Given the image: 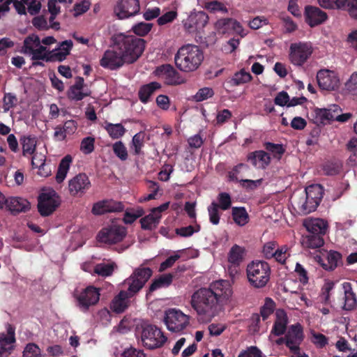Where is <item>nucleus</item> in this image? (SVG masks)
<instances>
[{
	"label": "nucleus",
	"mask_w": 357,
	"mask_h": 357,
	"mask_svg": "<svg viewBox=\"0 0 357 357\" xmlns=\"http://www.w3.org/2000/svg\"><path fill=\"white\" fill-rule=\"evenodd\" d=\"M231 294L227 280H217L211 282L208 287L196 290L191 296L190 304L199 316L211 320L221 310Z\"/></svg>",
	"instance_id": "obj_1"
},
{
	"label": "nucleus",
	"mask_w": 357,
	"mask_h": 357,
	"mask_svg": "<svg viewBox=\"0 0 357 357\" xmlns=\"http://www.w3.org/2000/svg\"><path fill=\"white\" fill-rule=\"evenodd\" d=\"M111 41L128 64L135 63L145 49V40L133 35L116 33L112 36Z\"/></svg>",
	"instance_id": "obj_2"
},
{
	"label": "nucleus",
	"mask_w": 357,
	"mask_h": 357,
	"mask_svg": "<svg viewBox=\"0 0 357 357\" xmlns=\"http://www.w3.org/2000/svg\"><path fill=\"white\" fill-rule=\"evenodd\" d=\"M204 60V53L195 45L187 44L181 46L174 56L176 68L182 72L190 73L196 70Z\"/></svg>",
	"instance_id": "obj_3"
},
{
	"label": "nucleus",
	"mask_w": 357,
	"mask_h": 357,
	"mask_svg": "<svg viewBox=\"0 0 357 357\" xmlns=\"http://www.w3.org/2000/svg\"><path fill=\"white\" fill-rule=\"evenodd\" d=\"M271 273L270 265L262 260L252 261L246 268L248 281L255 289L265 287L270 281Z\"/></svg>",
	"instance_id": "obj_4"
},
{
	"label": "nucleus",
	"mask_w": 357,
	"mask_h": 357,
	"mask_svg": "<svg viewBox=\"0 0 357 357\" xmlns=\"http://www.w3.org/2000/svg\"><path fill=\"white\" fill-rule=\"evenodd\" d=\"M152 274V270L148 267L135 269L132 273L124 280L123 285L126 287L127 289L123 291L130 298L134 297L144 287Z\"/></svg>",
	"instance_id": "obj_5"
},
{
	"label": "nucleus",
	"mask_w": 357,
	"mask_h": 357,
	"mask_svg": "<svg viewBox=\"0 0 357 357\" xmlns=\"http://www.w3.org/2000/svg\"><path fill=\"white\" fill-rule=\"evenodd\" d=\"M141 340L144 347L152 350L162 347L167 342V337L156 326L144 324L142 326Z\"/></svg>",
	"instance_id": "obj_6"
},
{
	"label": "nucleus",
	"mask_w": 357,
	"mask_h": 357,
	"mask_svg": "<svg viewBox=\"0 0 357 357\" xmlns=\"http://www.w3.org/2000/svg\"><path fill=\"white\" fill-rule=\"evenodd\" d=\"M164 322L169 331L179 333L189 325L190 317L181 310L170 308L165 312Z\"/></svg>",
	"instance_id": "obj_7"
},
{
	"label": "nucleus",
	"mask_w": 357,
	"mask_h": 357,
	"mask_svg": "<svg viewBox=\"0 0 357 357\" xmlns=\"http://www.w3.org/2000/svg\"><path fill=\"white\" fill-rule=\"evenodd\" d=\"M100 289L90 285L82 291H76L74 293V297L77 302V305L83 311H87L90 307L96 305L100 300Z\"/></svg>",
	"instance_id": "obj_8"
},
{
	"label": "nucleus",
	"mask_w": 357,
	"mask_h": 357,
	"mask_svg": "<svg viewBox=\"0 0 357 357\" xmlns=\"http://www.w3.org/2000/svg\"><path fill=\"white\" fill-rule=\"evenodd\" d=\"M313 52L311 43L298 42L290 45L289 59L294 66H303Z\"/></svg>",
	"instance_id": "obj_9"
},
{
	"label": "nucleus",
	"mask_w": 357,
	"mask_h": 357,
	"mask_svg": "<svg viewBox=\"0 0 357 357\" xmlns=\"http://www.w3.org/2000/svg\"><path fill=\"white\" fill-rule=\"evenodd\" d=\"M60 203V197L54 190L43 192L38 199V212L42 216H48L56 209Z\"/></svg>",
	"instance_id": "obj_10"
},
{
	"label": "nucleus",
	"mask_w": 357,
	"mask_h": 357,
	"mask_svg": "<svg viewBox=\"0 0 357 357\" xmlns=\"http://www.w3.org/2000/svg\"><path fill=\"white\" fill-rule=\"evenodd\" d=\"M127 234L126 229L123 226L111 225L103 227L97 235V240L103 243L112 245L123 240Z\"/></svg>",
	"instance_id": "obj_11"
},
{
	"label": "nucleus",
	"mask_w": 357,
	"mask_h": 357,
	"mask_svg": "<svg viewBox=\"0 0 357 357\" xmlns=\"http://www.w3.org/2000/svg\"><path fill=\"white\" fill-rule=\"evenodd\" d=\"M208 15L204 11L192 12L183 21V26L189 33H200L208 24Z\"/></svg>",
	"instance_id": "obj_12"
},
{
	"label": "nucleus",
	"mask_w": 357,
	"mask_h": 357,
	"mask_svg": "<svg viewBox=\"0 0 357 357\" xmlns=\"http://www.w3.org/2000/svg\"><path fill=\"white\" fill-rule=\"evenodd\" d=\"M139 10V0H118L114 8V13L119 20L135 16Z\"/></svg>",
	"instance_id": "obj_13"
},
{
	"label": "nucleus",
	"mask_w": 357,
	"mask_h": 357,
	"mask_svg": "<svg viewBox=\"0 0 357 357\" xmlns=\"http://www.w3.org/2000/svg\"><path fill=\"white\" fill-rule=\"evenodd\" d=\"M125 63L126 60L121 56L119 50L114 48L112 45L110 49L107 50L100 60V65L110 70H116L121 68Z\"/></svg>",
	"instance_id": "obj_14"
},
{
	"label": "nucleus",
	"mask_w": 357,
	"mask_h": 357,
	"mask_svg": "<svg viewBox=\"0 0 357 357\" xmlns=\"http://www.w3.org/2000/svg\"><path fill=\"white\" fill-rule=\"evenodd\" d=\"M286 335V347L294 354H299V344L303 340V328L301 324L296 323L289 326Z\"/></svg>",
	"instance_id": "obj_15"
},
{
	"label": "nucleus",
	"mask_w": 357,
	"mask_h": 357,
	"mask_svg": "<svg viewBox=\"0 0 357 357\" xmlns=\"http://www.w3.org/2000/svg\"><path fill=\"white\" fill-rule=\"evenodd\" d=\"M15 328L6 324V333H0V357H9L15 349Z\"/></svg>",
	"instance_id": "obj_16"
},
{
	"label": "nucleus",
	"mask_w": 357,
	"mask_h": 357,
	"mask_svg": "<svg viewBox=\"0 0 357 357\" xmlns=\"http://www.w3.org/2000/svg\"><path fill=\"white\" fill-rule=\"evenodd\" d=\"M155 73L165 80L167 85L176 86L183 82L180 73L170 64H163L157 67Z\"/></svg>",
	"instance_id": "obj_17"
},
{
	"label": "nucleus",
	"mask_w": 357,
	"mask_h": 357,
	"mask_svg": "<svg viewBox=\"0 0 357 357\" xmlns=\"http://www.w3.org/2000/svg\"><path fill=\"white\" fill-rule=\"evenodd\" d=\"M319 86L326 91H334L339 86L340 79L334 71L320 70L317 75Z\"/></svg>",
	"instance_id": "obj_18"
},
{
	"label": "nucleus",
	"mask_w": 357,
	"mask_h": 357,
	"mask_svg": "<svg viewBox=\"0 0 357 357\" xmlns=\"http://www.w3.org/2000/svg\"><path fill=\"white\" fill-rule=\"evenodd\" d=\"M215 27L219 33L222 34L236 33L241 37L245 35L241 23L233 18L220 19L215 22Z\"/></svg>",
	"instance_id": "obj_19"
},
{
	"label": "nucleus",
	"mask_w": 357,
	"mask_h": 357,
	"mask_svg": "<svg viewBox=\"0 0 357 357\" xmlns=\"http://www.w3.org/2000/svg\"><path fill=\"white\" fill-rule=\"evenodd\" d=\"M124 210V205L121 202L113 199H104L95 203L91 212L96 215L107 213L121 212Z\"/></svg>",
	"instance_id": "obj_20"
},
{
	"label": "nucleus",
	"mask_w": 357,
	"mask_h": 357,
	"mask_svg": "<svg viewBox=\"0 0 357 357\" xmlns=\"http://www.w3.org/2000/svg\"><path fill=\"white\" fill-rule=\"evenodd\" d=\"M304 15L305 22L310 27L321 24L328 19V15L326 12L313 6H306Z\"/></svg>",
	"instance_id": "obj_21"
},
{
	"label": "nucleus",
	"mask_w": 357,
	"mask_h": 357,
	"mask_svg": "<svg viewBox=\"0 0 357 357\" xmlns=\"http://www.w3.org/2000/svg\"><path fill=\"white\" fill-rule=\"evenodd\" d=\"M91 185L90 181L84 173H80L68 181V190L73 195H82Z\"/></svg>",
	"instance_id": "obj_22"
},
{
	"label": "nucleus",
	"mask_w": 357,
	"mask_h": 357,
	"mask_svg": "<svg viewBox=\"0 0 357 357\" xmlns=\"http://www.w3.org/2000/svg\"><path fill=\"white\" fill-rule=\"evenodd\" d=\"M84 79L82 77H76L75 83L70 88L68 97L75 100H82L91 95V91L85 89Z\"/></svg>",
	"instance_id": "obj_23"
},
{
	"label": "nucleus",
	"mask_w": 357,
	"mask_h": 357,
	"mask_svg": "<svg viewBox=\"0 0 357 357\" xmlns=\"http://www.w3.org/2000/svg\"><path fill=\"white\" fill-rule=\"evenodd\" d=\"M341 111V108L337 105H332L328 108H317L314 110L317 120L323 124L335 121V116Z\"/></svg>",
	"instance_id": "obj_24"
},
{
	"label": "nucleus",
	"mask_w": 357,
	"mask_h": 357,
	"mask_svg": "<svg viewBox=\"0 0 357 357\" xmlns=\"http://www.w3.org/2000/svg\"><path fill=\"white\" fill-rule=\"evenodd\" d=\"M248 161L259 169H266L271 163V157L268 153L264 151L259 150L248 153L247 156Z\"/></svg>",
	"instance_id": "obj_25"
},
{
	"label": "nucleus",
	"mask_w": 357,
	"mask_h": 357,
	"mask_svg": "<svg viewBox=\"0 0 357 357\" xmlns=\"http://www.w3.org/2000/svg\"><path fill=\"white\" fill-rule=\"evenodd\" d=\"M4 206L13 213L26 212L30 208V203L26 199L19 197H11L6 199Z\"/></svg>",
	"instance_id": "obj_26"
},
{
	"label": "nucleus",
	"mask_w": 357,
	"mask_h": 357,
	"mask_svg": "<svg viewBox=\"0 0 357 357\" xmlns=\"http://www.w3.org/2000/svg\"><path fill=\"white\" fill-rule=\"evenodd\" d=\"M275 321L273 326L271 333L275 336L284 334L288 324V317L283 309H278L275 312Z\"/></svg>",
	"instance_id": "obj_27"
},
{
	"label": "nucleus",
	"mask_w": 357,
	"mask_h": 357,
	"mask_svg": "<svg viewBox=\"0 0 357 357\" xmlns=\"http://www.w3.org/2000/svg\"><path fill=\"white\" fill-rule=\"evenodd\" d=\"M130 298L126 291L121 290L113 298L110 305L111 310L117 314L123 312L130 305Z\"/></svg>",
	"instance_id": "obj_28"
},
{
	"label": "nucleus",
	"mask_w": 357,
	"mask_h": 357,
	"mask_svg": "<svg viewBox=\"0 0 357 357\" xmlns=\"http://www.w3.org/2000/svg\"><path fill=\"white\" fill-rule=\"evenodd\" d=\"M343 289L344 294L343 309L351 310L357 306V297L352 290L351 283L344 282Z\"/></svg>",
	"instance_id": "obj_29"
},
{
	"label": "nucleus",
	"mask_w": 357,
	"mask_h": 357,
	"mask_svg": "<svg viewBox=\"0 0 357 357\" xmlns=\"http://www.w3.org/2000/svg\"><path fill=\"white\" fill-rule=\"evenodd\" d=\"M20 143L22 146L23 156H30L36 153L37 139L35 136L22 135L20 138Z\"/></svg>",
	"instance_id": "obj_30"
},
{
	"label": "nucleus",
	"mask_w": 357,
	"mask_h": 357,
	"mask_svg": "<svg viewBox=\"0 0 357 357\" xmlns=\"http://www.w3.org/2000/svg\"><path fill=\"white\" fill-rule=\"evenodd\" d=\"M160 88L161 84L157 82H152L142 86L138 91L139 99L142 102L147 103L154 92Z\"/></svg>",
	"instance_id": "obj_31"
},
{
	"label": "nucleus",
	"mask_w": 357,
	"mask_h": 357,
	"mask_svg": "<svg viewBox=\"0 0 357 357\" xmlns=\"http://www.w3.org/2000/svg\"><path fill=\"white\" fill-rule=\"evenodd\" d=\"M252 75L249 72L241 69L234 74L232 77L227 80L226 83L229 87H234L246 84L251 81Z\"/></svg>",
	"instance_id": "obj_32"
},
{
	"label": "nucleus",
	"mask_w": 357,
	"mask_h": 357,
	"mask_svg": "<svg viewBox=\"0 0 357 357\" xmlns=\"http://www.w3.org/2000/svg\"><path fill=\"white\" fill-rule=\"evenodd\" d=\"M342 255L337 251L331 250L326 257L321 259V266L326 271H333L337 268L341 262Z\"/></svg>",
	"instance_id": "obj_33"
},
{
	"label": "nucleus",
	"mask_w": 357,
	"mask_h": 357,
	"mask_svg": "<svg viewBox=\"0 0 357 357\" xmlns=\"http://www.w3.org/2000/svg\"><path fill=\"white\" fill-rule=\"evenodd\" d=\"M231 215L234 222L240 227H243L250 221L249 215L244 207H233Z\"/></svg>",
	"instance_id": "obj_34"
},
{
	"label": "nucleus",
	"mask_w": 357,
	"mask_h": 357,
	"mask_svg": "<svg viewBox=\"0 0 357 357\" xmlns=\"http://www.w3.org/2000/svg\"><path fill=\"white\" fill-rule=\"evenodd\" d=\"M174 277V273L161 275L158 278L154 280L150 284L149 287V293H151L160 287L169 286L172 282Z\"/></svg>",
	"instance_id": "obj_35"
},
{
	"label": "nucleus",
	"mask_w": 357,
	"mask_h": 357,
	"mask_svg": "<svg viewBox=\"0 0 357 357\" xmlns=\"http://www.w3.org/2000/svg\"><path fill=\"white\" fill-rule=\"evenodd\" d=\"M201 3L202 7L210 13H215L220 12L227 13L228 12V9L225 3L218 0H203Z\"/></svg>",
	"instance_id": "obj_36"
},
{
	"label": "nucleus",
	"mask_w": 357,
	"mask_h": 357,
	"mask_svg": "<svg viewBox=\"0 0 357 357\" xmlns=\"http://www.w3.org/2000/svg\"><path fill=\"white\" fill-rule=\"evenodd\" d=\"M322 235V234L310 233L303 240V244L312 249L321 248L324 243Z\"/></svg>",
	"instance_id": "obj_37"
},
{
	"label": "nucleus",
	"mask_w": 357,
	"mask_h": 357,
	"mask_svg": "<svg viewBox=\"0 0 357 357\" xmlns=\"http://www.w3.org/2000/svg\"><path fill=\"white\" fill-rule=\"evenodd\" d=\"M160 216L156 215L154 213L151 211V213L141 218V227L144 230H153L159 224Z\"/></svg>",
	"instance_id": "obj_38"
},
{
	"label": "nucleus",
	"mask_w": 357,
	"mask_h": 357,
	"mask_svg": "<svg viewBox=\"0 0 357 357\" xmlns=\"http://www.w3.org/2000/svg\"><path fill=\"white\" fill-rule=\"evenodd\" d=\"M305 197L312 203H320L322 198L321 188L319 185H312L305 188Z\"/></svg>",
	"instance_id": "obj_39"
},
{
	"label": "nucleus",
	"mask_w": 357,
	"mask_h": 357,
	"mask_svg": "<svg viewBox=\"0 0 357 357\" xmlns=\"http://www.w3.org/2000/svg\"><path fill=\"white\" fill-rule=\"evenodd\" d=\"M105 128L112 139H119L123 137L126 132V128L121 123H107Z\"/></svg>",
	"instance_id": "obj_40"
},
{
	"label": "nucleus",
	"mask_w": 357,
	"mask_h": 357,
	"mask_svg": "<svg viewBox=\"0 0 357 357\" xmlns=\"http://www.w3.org/2000/svg\"><path fill=\"white\" fill-rule=\"evenodd\" d=\"M317 2L324 9L345 10L347 0H317Z\"/></svg>",
	"instance_id": "obj_41"
},
{
	"label": "nucleus",
	"mask_w": 357,
	"mask_h": 357,
	"mask_svg": "<svg viewBox=\"0 0 357 357\" xmlns=\"http://www.w3.org/2000/svg\"><path fill=\"white\" fill-rule=\"evenodd\" d=\"M244 252L245 250L242 247L238 245H233L228 255L229 261L233 264L238 265L243 259Z\"/></svg>",
	"instance_id": "obj_42"
},
{
	"label": "nucleus",
	"mask_w": 357,
	"mask_h": 357,
	"mask_svg": "<svg viewBox=\"0 0 357 357\" xmlns=\"http://www.w3.org/2000/svg\"><path fill=\"white\" fill-rule=\"evenodd\" d=\"M42 45L39 36L36 34L28 36L24 40L23 50L24 53L33 52L34 49Z\"/></svg>",
	"instance_id": "obj_43"
},
{
	"label": "nucleus",
	"mask_w": 357,
	"mask_h": 357,
	"mask_svg": "<svg viewBox=\"0 0 357 357\" xmlns=\"http://www.w3.org/2000/svg\"><path fill=\"white\" fill-rule=\"evenodd\" d=\"M307 231L310 233H317L324 234L326 231V225L321 219H314L307 224H305Z\"/></svg>",
	"instance_id": "obj_44"
},
{
	"label": "nucleus",
	"mask_w": 357,
	"mask_h": 357,
	"mask_svg": "<svg viewBox=\"0 0 357 357\" xmlns=\"http://www.w3.org/2000/svg\"><path fill=\"white\" fill-rule=\"evenodd\" d=\"M144 138L145 133L144 132H139L133 136L131 147L134 149L135 155H138L142 153V149L144 146Z\"/></svg>",
	"instance_id": "obj_45"
},
{
	"label": "nucleus",
	"mask_w": 357,
	"mask_h": 357,
	"mask_svg": "<svg viewBox=\"0 0 357 357\" xmlns=\"http://www.w3.org/2000/svg\"><path fill=\"white\" fill-rule=\"evenodd\" d=\"M144 213V211L141 207H138L137 209L131 208L126 210L123 220L126 224H132L137 218L142 217Z\"/></svg>",
	"instance_id": "obj_46"
},
{
	"label": "nucleus",
	"mask_w": 357,
	"mask_h": 357,
	"mask_svg": "<svg viewBox=\"0 0 357 357\" xmlns=\"http://www.w3.org/2000/svg\"><path fill=\"white\" fill-rule=\"evenodd\" d=\"M264 146L266 150L273 154L274 158L278 160L282 158V155L285 152V149L283 147L282 144H274L268 142L264 143Z\"/></svg>",
	"instance_id": "obj_47"
},
{
	"label": "nucleus",
	"mask_w": 357,
	"mask_h": 357,
	"mask_svg": "<svg viewBox=\"0 0 357 357\" xmlns=\"http://www.w3.org/2000/svg\"><path fill=\"white\" fill-rule=\"evenodd\" d=\"M319 206V203L314 202L312 203L311 201L307 199L306 197L305 200H302L299 202L297 204L298 209L299 213L303 215H307L312 211H314L317 206Z\"/></svg>",
	"instance_id": "obj_48"
},
{
	"label": "nucleus",
	"mask_w": 357,
	"mask_h": 357,
	"mask_svg": "<svg viewBox=\"0 0 357 357\" xmlns=\"http://www.w3.org/2000/svg\"><path fill=\"white\" fill-rule=\"evenodd\" d=\"M114 263H100L96 264L94 268V273L98 274V275L107 277L109 276L112 274L114 269Z\"/></svg>",
	"instance_id": "obj_49"
},
{
	"label": "nucleus",
	"mask_w": 357,
	"mask_h": 357,
	"mask_svg": "<svg viewBox=\"0 0 357 357\" xmlns=\"http://www.w3.org/2000/svg\"><path fill=\"white\" fill-rule=\"evenodd\" d=\"M345 89L349 94L357 100V72L353 73L345 83Z\"/></svg>",
	"instance_id": "obj_50"
},
{
	"label": "nucleus",
	"mask_w": 357,
	"mask_h": 357,
	"mask_svg": "<svg viewBox=\"0 0 357 357\" xmlns=\"http://www.w3.org/2000/svg\"><path fill=\"white\" fill-rule=\"evenodd\" d=\"M112 150L115 155L122 161L128 159V153L127 149L121 141L116 142L112 145Z\"/></svg>",
	"instance_id": "obj_51"
},
{
	"label": "nucleus",
	"mask_w": 357,
	"mask_h": 357,
	"mask_svg": "<svg viewBox=\"0 0 357 357\" xmlns=\"http://www.w3.org/2000/svg\"><path fill=\"white\" fill-rule=\"evenodd\" d=\"M214 91L210 87H203L192 96V100L195 102H202L214 96Z\"/></svg>",
	"instance_id": "obj_52"
},
{
	"label": "nucleus",
	"mask_w": 357,
	"mask_h": 357,
	"mask_svg": "<svg viewBox=\"0 0 357 357\" xmlns=\"http://www.w3.org/2000/svg\"><path fill=\"white\" fill-rule=\"evenodd\" d=\"M91 5V0H82L75 3L73 9L70 11L73 13V16L77 17L85 13L89 9Z\"/></svg>",
	"instance_id": "obj_53"
},
{
	"label": "nucleus",
	"mask_w": 357,
	"mask_h": 357,
	"mask_svg": "<svg viewBox=\"0 0 357 357\" xmlns=\"http://www.w3.org/2000/svg\"><path fill=\"white\" fill-rule=\"evenodd\" d=\"M41 350L35 343H28L22 352V357H40Z\"/></svg>",
	"instance_id": "obj_54"
},
{
	"label": "nucleus",
	"mask_w": 357,
	"mask_h": 357,
	"mask_svg": "<svg viewBox=\"0 0 357 357\" xmlns=\"http://www.w3.org/2000/svg\"><path fill=\"white\" fill-rule=\"evenodd\" d=\"M218 208V204L215 202H213L208 207L209 220L213 225H218L220 222V213Z\"/></svg>",
	"instance_id": "obj_55"
},
{
	"label": "nucleus",
	"mask_w": 357,
	"mask_h": 357,
	"mask_svg": "<svg viewBox=\"0 0 357 357\" xmlns=\"http://www.w3.org/2000/svg\"><path fill=\"white\" fill-rule=\"evenodd\" d=\"M46 47L40 45L38 48L34 49L33 52H29L27 54L32 55V60H45L46 61H49L50 58V52L47 54Z\"/></svg>",
	"instance_id": "obj_56"
},
{
	"label": "nucleus",
	"mask_w": 357,
	"mask_h": 357,
	"mask_svg": "<svg viewBox=\"0 0 357 357\" xmlns=\"http://www.w3.org/2000/svg\"><path fill=\"white\" fill-rule=\"evenodd\" d=\"M95 139L92 137L84 138L80 144L81 151L87 155L91 153L94 151Z\"/></svg>",
	"instance_id": "obj_57"
},
{
	"label": "nucleus",
	"mask_w": 357,
	"mask_h": 357,
	"mask_svg": "<svg viewBox=\"0 0 357 357\" xmlns=\"http://www.w3.org/2000/svg\"><path fill=\"white\" fill-rule=\"evenodd\" d=\"M152 26L151 23L139 22L132 26V31L137 36H144L149 33Z\"/></svg>",
	"instance_id": "obj_58"
},
{
	"label": "nucleus",
	"mask_w": 357,
	"mask_h": 357,
	"mask_svg": "<svg viewBox=\"0 0 357 357\" xmlns=\"http://www.w3.org/2000/svg\"><path fill=\"white\" fill-rule=\"evenodd\" d=\"M67 175V155L64 156L59 164L56 174V181L58 183L63 181Z\"/></svg>",
	"instance_id": "obj_59"
},
{
	"label": "nucleus",
	"mask_w": 357,
	"mask_h": 357,
	"mask_svg": "<svg viewBox=\"0 0 357 357\" xmlns=\"http://www.w3.org/2000/svg\"><path fill=\"white\" fill-rule=\"evenodd\" d=\"M262 181V178L257 180L241 179L239 183L241 186L245 189L247 191H253L256 190L259 185H261Z\"/></svg>",
	"instance_id": "obj_60"
},
{
	"label": "nucleus",
	"mask_w": 357,
	"mask_h": 357,
	"mask_svg": "<svg viewBox=\"0 0 357 357\" xmlns=\"http://www.w3.org/2000/svg\"><path fill=\"white\" fill-rule=\"evenodd\" d=\"M278 244L275 241H269L264 244L263 247V255L264 257L267 259L273 258L274 252L277 250Z\"/></svg>",
	"instance_id": "obj_61"
},
{
	"label": "nucleus",
	"mask_w": 357,
	"mask_h": 357,
	"mask_svg": "<svg viewBox=\"0 0 357 357\" xmlns=\"http://www.w3.org/2000/svg\"><path fill=\"white\" fill-rule=\"evenodd\" d=\"M219 208L226 211L231 207V200L229 194L227 192H220L218 195Z\"/></svg>",
	"instance_id": "obj_62"
},
{
	"label": "nucleus",
	"mask_w": 357,
	"mask_h": 357,
	"mask_svg": "<svg viewBox=\"0 0 357 357\" xmlns=\"http://www.w3.org/2000/svg\"><path fill=\"white\" fill-rule=\"evenodd\" d=\"M177 17V13L174 10H170L159 17L157 20L158 25L162 26L173 22Z\"/></svg>",
	"instance_id": "obj_63"
},
{
	"label": "nucleus",
	"mask_w": 357,
	"mask_h": 357,
	"mask_svg": "<svg viewBox=\"0 0 357 357\" xmlns=\"http://www.w3.org/2000/svg\"><path fill=\"white\" fill-rule=\"evenodd\" d=\"M238 357H262V352L257 347L251 346L241 351Z\"/></svg>",
	"instance_id": "obj_64"
}]
</instances>
